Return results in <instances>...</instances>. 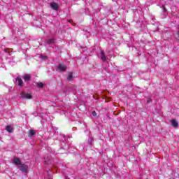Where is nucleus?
Returning a JSON list of instances; mask_svg holds the SVG:
<instances>
[{"mask_svg": "<svg viewBox=\"0 0 179 179\" xmlns=\"http://www.w3.org/2000/svg\"><path fill=\"white\" fill-rule=\"evenodd\" d=\"M18 169L20 171H22V173H27V171H29V166L25 164H21L18 166Z\"/></svg>", "mask_w": 179, "mask_h": 179, "instance_id": "1", "label": "nucleus"}, {"mask_svg": "<svg viewBox=\"0 0 179 179\" xmlns=\"http://www.w3.org/2000/svg\"><path fill=\"white\" fill-rule=\"evenodd\" d=\"M15 83L16 85H17L19 87H23L24 83H23V80H22V78L17 76L15 78Z\"/></svg>", "mask_w": 179, "mask_h": 179, "instance_id": "2", "label": "nucleus"}, {"mask_svg": "<svg viewBox=\"0 0 179 179\" xmlns=\"http://www.w3.org/2000/svg\"><path fill=\"white\" fill-rule=\"evenodd\" d=\"M43 159L45 164H51V155L47 154L46 155L44 156Z\"/></svg>", "mask_w": 179, "mask_h": 179, "instance_id": "3", "label": "nucleus"}, {"mask_svg": "<svg viewBox=\"0 0 179 179\" xmlns=\"http://www.w3.org/2000/svg\"><path fill=\"white\" fill-rule=\"evenodd\" d=\"M66 71V66L65 64H59L57 66L58 72H65Z\"/></svg>", "mask_w": 179, "mask_h": 179, "instance_id": "4", "label": "nucleus"}, {"mask_svg": "<svg viewBox=\"0 0 179 179\" xmlns=\"http://www.w3.org/2000/svg\"><path fill=\"white\" fill-rule=\"evenodd\" d=\"M20 96L22 97V99H33V96L29 93H26V92H21L20 93Z\"/></svg>", "mask_w": 179, "mask_h": 179, "instance_id": "5", "label": "nucleus"}, {"mask_svg": "<svg viewBox=\"0 0 179 179\" xmlns=\"http://www.w3.org/2000/svg\"><path fill=\"white\" fill-rule=\"evenodd\" d=\"M22 78L26 83L30 82L31 80V75L30 74H24L22 76Z\"/></svg>", "mask_w": 179, "mask_h": 179, "instance_id": "6", "label": "nucleus"}, {"mask_svg": "<svg viewBox=\"0 0 179 179\" xmlns=\"http://www.w3.org/2000/svg\"><path fill=\"white\" fill-rule=\"evenodd\" d=\"M100 58L103 62H106V61H107V56H106V52H104V50L101 51Z\"/></svg>", "mask_w": 179, "mask_h": 179, "instance_id": "7", "label": "nucleus"}, {"mask_svg": "<svg viewBox=\"0 0 179 179\" xmlns=\"http://www.w3.org/2000/svg\"><path fill=\"white\" fill-rule=\"evenodd\" d=\"M13 163H14L15 166H20V164H22V161L17 157H14Z\"/></svg>", "mask_w": 179, "mask_h": 179, "instance_id": "8", "label": "nucleus"}, {"mask_svg": "<svg viewBox=\"0 0 179 179\" xmlns=\"http://www.w3.org/2000/svg\"><path fill=\"white\" fill-rule=\"evenodd\" d=\"M50 8L53 9V10H58V9L59 8V6H58V3L55 2H52L50 3Z\"/></svg>", "mask_w": 179, "mask_h": 179, "instance_id": "9", "label": "nucleus"}, {"mask_svg": "<svg viewBox=\"0 0 179 179\" xmlns=\"http://www.w3.org/2000/svg\"><path fill=\"white\" fill-rule=\"evenodd\" d=\"M58 139L60 142H62V143H64V145H65V142H66V136L60 135L58 136Z\"/></svg>", "mask_w": 179, "mask_h": 179, "instance_id": "10", "label": "nucleus"}, {"mask_svg": "<svg viewBox=\"0 0 179 179\" xmlns=\"http://www.w3.org/2000/svg\"><path fill=\"white\" fill-rule=\"evenodd\" d=\"M171 125L173 128H178V122L176 120V119H173L171 120Z\"/></svg>", "mask_w": 179, "mask_h": 179, "instance_id": "11", "label": "nucleus"}, {"mask_svg": "<svg viewBox=\"0 0 179 179\" xmlns=\"http://www.w3.org/2000/svg\"><path fill=\"white\" fill-rule=\"evenodd\" d=\"M46 43L48 44L49 45L51 44H55V38H52L50 39H48L46 41Z\"/></svg>", "mask_w": 179, "mask_h": 179, "instance_id": "12", "label": "nucleus"}, {"mask_svg": "<svg viewBox=\"0 0 179 179\" xmlns=\"http://www.w3.org/2000/svg\"><path fill=\"white\" fill-rule=\"evenodd\" d=\"M39 59H42L43 61H47L48 59V56L44 55H40Z\"/></svg>", "mask_w": 179, "mask_h": 179, "instance_id": "13", "label": "nucleus"}, {"mask_svg": "<svg viewBox=\"0 0 179 179\" xmlns=\"http://www.w3.org/2000/svg\"><path fill=\"white\" fill-rule=\"evenodd\" d=\"M73 79V74L72 73H69V75L67 76V80L69 82H71Z\"/></svg>", "mask_w": 179, "mask_h": 179, "instance_id": "14", "label": "nucleus"}, {"mask_svg": "<svg viewBox=\"0 0 179 179\" xmlns=\"http://www.w3.org/2000/svg\"><path fill=\"white\" fill-rule=\"evenodd\" d=\"M93 137H90L88 138V141H87V144L90 145V146H92V145H93Z\"/></svg>", "mask_w": 179, "mask_h": 179, "instance_id": "15", "label": "nucleus"}, {"mask_svg": "<svg viewBox=\"0 0 179 179\" xmlns=\"http://www.w3.org/2000/svg\"><path fill=\"white\" fill-rule=\"evenodd\" d=\"M36 85L40 89H42V87H44V84L43 83H36Z\"/></svg>", "mask_w": 179, "mask_h": 179, "instance_id": "16", "label": "nucleus"}, {"mask_svg": "<svg viewBox=\"0 0 179 179\" xmlns=\"http://www.w3.org/2000/svg\"><path fill=\"white\" fill-rule=\"evenodd\" d=\"M6 131H7L8 132L11 133V132H13V129L12 127H10V126H7V127H6Z\"/></svg>", "mask_w": 179, "mask_h": 179, "instance_id": "17", "label": "nucleus"}, {"mask_svg": "<svg viewBox=\"0 0 179 179\" xmlns=\"http://www.w3.org/2000/svg\"><path fill=\"white\" fill-rule=\"evenodd\" d=\"M36 135V131L34 130H29V136H34Z\"/></svg>", "mask_w": 179, "mask_h": 179, "instance_id": "18", "label": "nucleus"}, {"mask_svg": "<svg viewBox=\"0 0 179 179\" xmlns=\"http://www.w3.org/2000/svg\"><path fill=\"white\" fill-rule=\"evenodd\" d=\"M101 10H105V13L107 14L110 12V10H108V8H103L101 9Z\"/></svg>", "mask_w": 179, "mask_h": 179, "instance_id": "19", "label": "nucleus"}, {"mask_svg": "<svg viewBox=\"0 0 179 179\" xmlns=\"http://www.w3.org/2000/svg\"><path fill=\"white\" fill-rule=\"evenodd\" d=\"M163 13H166L167 12V9H166V7L164 6H162Z\"/></svg>", "mask_w": 179, "mask_h": 179, "instance_id": "20", "label": "nucleus"}, {"mask_svg": "<svg viewBox=\"0 0 179 179\" xmlns=\"http://www.w3.org/2000/svg\"><path fill=\"white\" fill-rule=\"evenodd\" d=\"M147 103H148V104H149V103H152V99L147 98Z\"/></svg>", "mask_w": 179, "mask_h": 179, "instance_id": "21", "label": "nucleus"}, {"mask_svg": "<svg viewBox=\"0 0 179 179\" xmlns=\"http://www.w3.org/2000/svg\"><path fill=\"white\" fill-rule=\"evenodd\" d=\"M92 115L93 117H96V115H97V113H96V111H92Z\"/></svg>", "mask_w": 179, "mask_h": 179, "instance_id": "22", "label": "nucleus"}, {"mask_svg": "<svg viewBox=\"0 0 179 179\" xmlns=\"http://www.w3.org/2000/svg\"><path fill=\"white\" fill-rule=\"evenodd\" d=\"M32 114H33V115H34V117H37V115H38L37 112H34Z\"/></svg>", "mask_w": 179, "mask_h": 179, "instance_id": "23", "label": "nucleus"}, {"mask_svg": "<svg viewBox=\"0 0 179 179\" xmlns=\"http://www.w3.org/2000/svg\"><path fill=\"white\" fill-rule=\"evenodd\" d=\"M61 149H64V148H63V147H62V148H61Z\"/></svg>", "mask_w": 179, "mask_h": 179, "instance_id": "24", "label": "nucleus"}, {"mask_svg": "<svg viewBox=\"0 0 179 179\" xmlns=\"http://www.w3.org/2000/svg\"><path fill=\"white\" fill-rule=\"evenodd\" d=\"M0 141H1V137H0Z\"/></svg>", "mask_w": 179, "mask_h": 179, "instance_id": "25", "label": "nucleus"}]
</instances>
